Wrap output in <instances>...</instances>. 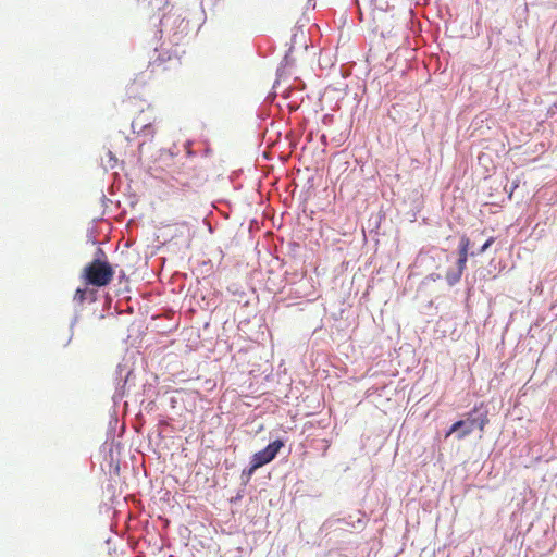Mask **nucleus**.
I'll use <instances>...</instances> for the list:
<instances>
[{"label":"nucleus","mask_w":557,"mask_h":557,"mask_svg":"<svg viewBox=\"0 0 557 557\" xmlns=\"http://www.w3.org/2000/svg\"><path fill=\"white\" fill-rule=\"evenodd\" d=\"M88 293V289L85 287V288H77L75 290V294H74V297H73V300L78 305V306H82L85 300H86V295Z\"/></svg>","instance_id":"0eeeda50"},{"label":"nucleus","mask_w":557,"mask_h":557,"mask_svg":"<svg viewBox=\"0 0 557 557\" xmlns=\"http://www.w3.org/2000/svg\"><path fill=\"white\" fill-rule=\"evenodd\" d=\"M495 238L494 237H490L484 244L483 246L480 248L479 250V253H483L485 252L491 246L492 244L494 243Z\"/></svg>","instance_id":"6e6552de"},{"label":"nucleus","mask_w":557,"mask_h":557,"mask_svg":"<svg viewBox=\"0 0 557 557\" xmlns=\"http://www.w3.org/2000/svg\"><path fill=\"white\" fill-rule=\"evenodd\" d=\"M462 273H463V270H460L459 268H457V270L453 271V272L448 271L446 273V281H447V283L450 286L457 284L460 281L461 276H462Z\"/></svg>","instance_id":"423d86ee"},{"label":"nucleus","mask_w":557,"mask_h":557,"mask_svg":"<svg viewBox=\"0 0 557 557\" xmlns=\"http://www.w3.org/2000/svg\"><path fill=\"white\" fill-rule=\"evenodd\" d=\"M154 117L151 112L141 111L132 122V129L138 135H153Z\"/></svg>","instance_id":"20e7f679"},{"label":"nucleus","mask_w":557,"mask_h":557,"mask_svg":"<svg viewBox=\"0 0 557 557\" xmlns=\"http://www.w3.org/2000/svg\"><path fill=\"white\" fill-rule=\"evenodd\" d=\"M488 423L487 413L485 412L480 418H468L467 420L456 421L448 432L445 434V437H449L453 433L457 432V438L462 440L466 436L470 435L474 428L476 426L481 432L484 431V428Z\"/></svg>","instance_id":"f03ea898"},{"label":"nucleus","mask_w":557,"mask_h":557,"mask_svg":"<svg viewBox=\"0 0 557 557\" xmlns=\"http://www.w3.org/2000/svg\"><path fill=\"white\" fill-rule=\"evenodd\" d=\"M284 446V443L281 440H276L272 443H270L265 448L262 450L253 454L250 461V469L248 470V474H252L257 469L261 468L262 466L271 462L276 455L278 454L280 449Z\"/></svg>","instance_id":"7ed1b4c3"},{"label":"nucleus","mask_w":557,"mask_h":557,"mask_svg":"<svg viewBox=\"0 0 557 557\" xmlns=\"http://www.w3.org/2000/svg\"><path fill=\"white\" fill-rule=\"evenodd\" d=\"M114 277V270L112 265L99 258L94 259L86 264L82 271L81 278L86 285L95 287L108 286Z\"/></svg>","instance_id":"f257e3e1"},{"label":"nucleus","mask_w":557,"mask_h":557,"mask_svg":"<svg viewBox=\"0 0 557 557\" xmlns=\"http://www.w3.org/2000/svg\"><path fill=\"white\" fill-rule=\"evenodd\" d=\"M470 239L466 235H462L460 238L459 247H458V260H457V268L460 270L466 269V264L468 261V251L470 248Z\"/></svg>","instance_id":"39448f33"}]
</instances>
